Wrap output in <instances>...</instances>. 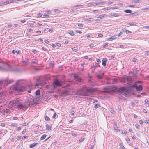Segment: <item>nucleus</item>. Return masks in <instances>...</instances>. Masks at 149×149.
I'll list each match as a JSON object with an SVG mask.
<instances>
[{
  "mask_svg": "<svg viewBox=\"0 0 149 149\" xmlns=\"http://www.w3.org/2000/svg\"><path fill=\"white\" fill-rule=\"evenodd\" d=\"M45 42L47 44H48L49 42V41L47 40H45Z\"/></svg>",
  "mask_w": 149,
  "mask_h": 149,
  "instance_id": "nucleus-55",
  "label": "nucleus"
},
{
  "mask_svg": "<svg viewBox=\"0 0 149 149\" xmlns=\"http://www.w3.org/2000/svg\"><path fill=\"white\" fill-rule=\"evenodd\" d=\"M46 129L48 130H51V126H50L49 125L47 124L46 125Z\"/></svg>",
  "mask_w": 149,
  "mask_h": 149,
  "instance_id": "nucleus-18",
  "label": "nucleus"
},
{
  "mask_svg": "<svg viewBox=\"0 0 149 149\" xmlns=\"http://www.w3.org/2000/svg\"><path fill=\"white\" fill-rule=\"evenodd\" d=\"M132 88H135L137 90L141 91L142 90L143 87L141 85H139L138 87L137 84H135L131 87Z\"/></svg>",
  "mask_w": 149,
  "mask_h": 149,
  "instance_id": "nucleus-6",
  "label": "nucleus"
},
{
  "mask_svg": "<svg viewBox=\"0 0 149 149\" xmlns=\"http://www.w3.org/2000/svg\"><path fill=\"white\" fill-rule=\"evenodd\" d=\"M116 132H119L120 131V129H119L118 127H116L114 128Z\"/></svg>",
  "mask_w": 149,
  "mask_h": 149,
  "instance_id": "nucleus-22",
  "label": "nucleus"
},
{
  "mask_svg": "<svg viewBox=\"0 0 149 149\" xmlns=\"http://www.w3.org/2000/svg\"><path fill=\"white\" fill-rule=\"evenodd\" d=\"M20 84L16 83L13 86H11L10 88L18 92H22L25 90L26 88L25 87L21 86Z\"/></svg>",
  "mask_w": 149,
  "mask_h": 149,
  "instance_id": "nucleus-1",
  "label": "nucleus"
},
{
  "mask_svg": "<svg viewBox=\"0 0 149 149\" xmlns=\"http://www.w3.org/2000/svg\"><path fill=\"white\" fill-rule=\"evenodd\" d=\"M120 16V14L116 13H111L110 15V17H118Z\"/></svg>",
  "mask_w": 149,
  "mask_h": 149,
  "instance_id": "nucleus-8",
  "label": "nucleus"
},
{
  "mask_svg": "<svg viewBox=\"0 0 149 149\" xmlns=\"http://www.w3.org/2000/svg\"><path fill=\"white\" fill-rule=\"evenodd\" d=\"M144 122L146 124H149V120H144Z\"/></svg>",
  "mask_w": 149,
  "mask_h": 149,
  "instance_id": "nucleus-37",
  "label": "nucleus"
},
{
  "mask_svg": "<svg viewBox=\"0 0 149 149\" xmlns=\"http://www.w3.org/2000/svg\"><path fill=\"white\" fill-rule=\"evenodd\" d=\"M135 127L137 129H139V126L138 124L136 123L135 124Z\"/></svg>",
  "mask_w": 149,
  "mask_h": 149,
  "instance_id": "nucleus-40",
  "label": "nucleus"
},
{
  "mask_svg": "<svg viewBox=\"0 0 149 149\" xmlns=\"http://www.w3.org/2000/svg\"><path fill=\"white\" fill-rule=\"evenodd\" d=\"M128 7H133V8H135V6L134 5H129L127 6Z\"/></svg>",
  "mask_w": 149,
  "mask_h": 149,
  "instance_id": "nucleus-42",
  "label": "nucleus"
},
{
  "mask_svg": "<svg viewBox=\"0 0 149 149\" xmlns=\"http://www.w3.org/2000/svg\"><path fill=\"white\" fill-rule=\"evenodd\" d=\"M105 3V2L104 1L102 2H99L98 3V4L100 5V4H103Z\"/></svg>",
  "mask_w": 149,
  "mask_h": 149,
  "instance_id": "nucleus-34",
  "label": "nucleus"
},
{
  "mask_svg": "<svg viewBox=\"0 0 149 149\" xmlns=\"http://www.w3.org/2000/svg\"><path fill=\"white\" fill-rule=\"evenodd\" d=\"M95 47V46H94V44L92 43L91 44L89 45V47L91 48H93V47Z\"/></svg>",
  "mask_w": 149,
  "mask_h": 149,
  "instance_id": "nucleus-33",
  "label": "nucleus"
},
{
  "mask_svg": "<svg viewBox=\"0 0 149 149\" xmlns=\"http://www.w3.org/2000/svg\"><path fill=\"white\" fill-rule=\"evenodd\" d=\"M119 145L121 149H124L125 148L122 143H119Z\"/></svg>",
  "mask_w": 149,
  "mask_h": 149,
  "instance_id": "nucleus-23",
  "label": "nucleus"
},
{
  "mask_svg": "<svg viewBox=\"0 0 149 149\" xmlns=\"http://www.w3.org/2000/svg\"><path fill=\"white\" fill-rule=\"evenodd\" d=\"M17 0H9L5 2H4V3H5V4H8L9 3H12L14 2L15 1H18Z\"/></svg>",
  "mask_w": 149,
  "mask_h": 149,
  "instance_id": "nucleus-15",
  "label": "nucleus"
},
{
  "mask_svg": "<svg viewBox=\"0 0 149 149\" xmlns=\"http://www.w3.org/2000/svg\"><path fill=\"white\" fill-rule=\"evenodd\" d=\"M87 86H83L82 87L79 88L78 90V92L77 93V95H79V97L80 98L82 97L83 96H81V95H84L85 93Z\"/></svg>",
  "mask_w": 149,
  "mask_h": 149,
  "instance_id": "nucleus-3",
  "label": "nucleus"
},
{
  "mask_svg": "<svg viewBox=\"0 0 149 149\" xmlns=\"http://www.w3.org/2000/svg\"><path fill=\"white\" fill-rule=\"evenodd\" d=\"M17 103H20L22 102V100H21L19 99H17L15 101Z\"/></svg>",
  "mask_w": 149,
  "mask_h": 149,
  "instance_id": "nucleus-28",
  "label": "nucleus"
},
{
  "mask_svg": "<svg viewBox=\"0 0 149 149\" xmlns=\"http://www.w3.org/2000/svg\"><path fill=\"white\" fill-rule=\"evenodd\" d=\"M98 5V3L91 2L89 3L88 4V6H95Z\"/></svg>",
  "mask_w": 149,
  "mask_h": 149,
  "instance_id": "nucleus-9",
  "label": "nucleus"
},
{
  "mask_svg": "<svg viewBox=\"0 0 149 149\" xmlns=\"http://www.w3.org/2000/svg\"><path fill=\"white\" fill-rule=\"evenodd\" d=\"M44 16L46 18H48L49 17V15L46 14H44Z\"/></svg>",
  "mask_w": 149,
  "mask_h": 149,
  "instance_id": "nucleus-54",
  "label": "nucleus"
},
{
  "mask_svg": "<svg viewBox=\"0 0 149 149\" xmlns=\"http://www.w3.org/2000/svg\"><path fill=\"white\" fill-rule=\"evenodd\" d=\"M145 102L146 103H147V104H149V101L147 99H146L145 100Z\"/></svg>",
  "mask_w": 149,
  "mask_h": 149,
  "instance_id": "nucleus-52",
  "label": "nucleus"
},
{
  "mask_svg": "<svg viewBox=\"0 0 149 149\" xmlns=\"http://www.w3.org/2000/svg\"><path fill=\"white\" fill-rule=\"evenodd\" d=\"M74 113H75L72 110L71 111V112H70L71 114L72 115H74Z\"/></svg>",
  "mask_w": 149,
  "mask_h": 149,
  "instance_id": "nucleus-45",
  "label": "nucleus"
},
{
  "mask_svg": "<svg viewBox=\"0 0 149 149\" xmlns=\"http://www.w3.org/2000/svg\"><path fill=\"white\" fill-rule=\"evenodd\" d=\"M78 26L80 27H83V25L81 24H78Z\"/></svg>",
  "mask_w": 149,
  "mask_h": 149,
  "instance_id": "nucleus-48",
  "label": "nucleus"
},
{
  "mask_svg": "<svg viewBox=\"0 0 149 149\" xmlns=\"http://www.w3.org/2000/svg\"><path fill=\"white\" fill-rule=\"evenodd\" d=\"M46 89H49L50 90H52V91H48L49 93H52L54 92V89L53 86V85H47L46 86Z\"/></svg>",
  "mask_w": 149,
  "mask_h": 149,
  "instance_id": "nucleus-7",
  "label": "nucleus"
},
{
  "mask_svg": "<svg viewBox=\"0 0 149 149\" xmlns=\"http://www.w3.org/2000/svg\"><path fill=\"white\" fill-rule=\"evenodd\" d=\"M45 119L46 121H49L50 120V119L49 117L45 115Z\"/></svg>",
  "mask_w": 149,
  "mask_h": 149,
  "instance_id": "nucleus-20",
  "label": "nucleus"
},
{
  "mask_svg": "<svg viewBox=\"0 0 149 149\" xmlns=\"http://www.w3.org/2000/svg\"><path fill=\"white\" fill-rule=\"evenodd\" d=\"M11 126H12L13 127H16L17 126V124H16V123L12 124L11 125Z\"/></svg>",
  "mask_w": 149,
  "mask_h": 149,
  "instance_id": "nucleus-32",
  "label": "nucleus"
},
{
  "mask_svg": "<svg viewBox=\"0 0 149 149\" xmlns=\"http://www.w3.org/2000/svg\"><path fill=\"white\" fill-rule=\"evenodd\" d=\"M21 138V136H18L17 137V140H19Z\"/></svg>",
  "mask_w": 149,
  "mask_h": 149,
  "instance_id": "nucleus-46",
  "label": "nucleus"
},
{
  "mask_svg": "<svg viewBox=\"0 0 149 149\" xmlns=\"http://www.w3.org/2000/svg\"><path fill=\"white\" fill-rule=\"evenodd\" d=\"M15 106H16V107L19 108L20 109H23L24 106L23 105L20 104H17V105H16Z\"/></svg>",
  "mask_w": 149,
  "mask_h": 149,
  "instance_id": "nucleus-16",
  "label": "nucleus"
},
{
  "mask_svg": "<svg viewBox=\"0 0 149 149\" xmlns=\"http://www.w3.org/2000/svg\"><path fill=\"white\" fill-rule=\"evenodd\" d=\"M73 7L76 9H80L83 8V5H74Z\"/></svg>",
  "mask_w": 149,
  "mask_h": 149,
  "instance_id": "nucleus-11",
  "label": "nucleus"
},
{
  "mask_svg": "<svg viewBox=\"0 0 149 149\" xmlns=\"http://www.w3.org/2000/svg\"><path fill=\"white\" fill-rule=\"evenodd\" d=\"M97 90L96 88H92L89 87L87 89L84 95H81V96H90L91 95L92 93L93 92L96 91Z\"/></svg>",
  "mask_w": 149,
  "mask_h": 149,
  "instance_id": "nucleus-2",
  "label": "nucleus"
},
{
  "mask_svg": "<svg viewBox=\"0 0 149 149\" xmlns=\"http://www.w3.org/2000/svg\"><path fill=\"white\" fill-rule=\"evenodd\" d=\"M78 49L77 47H74L72 48L73 51H76Z\"/></svg>",
  "mask_w": 149,
  "mask_h": 149,
  "instance_id": "nucleus-35",
  "label": "nucleus"
},
{
  "mask_svg": "<svg viewBox=\"0 0 149 149\" xmlns=\"http://www.w3.org/2000/svg\"><path fill=\"white\" fill-rule=\"evenodd\" d=\"M16 52L19 54L21 53V51L20 50H18L17 51H16Z\"/></svg>",
  "mask_w": 149,
  "mask_h": 149,
  "instance_id": "nucleus-59",
  "label": "nucleus"
},
{
  "mask_svg": "<svg viewBox=\"0 0 149 149\" xmlns=\"http://www.w3.org/2000/svg\"><path fill=\"white\" fill-rule=\"evenodd\" d=\"M76 33H79V34H81V33H82V32L81 31H77V30L76 31Z\"/></svg>",
  "mask_w": 149,
  "mask_h": 149,
  "instance_id": "nucleus-49",
  "label": "nucleus"
},
{
  "mask_svg": "<svg viewBox=\"0 0 149 149\" xmlns=\"http://www.w3.org/2000/svg\"><path fill=\"white\" fill-rule=\"evenodd\" d=\"M139 122V123L141 125H143L144 123L143 121L142 120H140Z\"/></svg>",
  "mask_w": 149,
  "mask_h": 149,
  "instance_id": "nucleus-43",
  "label": "nucleus"
},
{
  "mask_svg": "<svg viewBox=\"0 0 149 149\" xmlns=\"http://www.w3.org/2000/svg\"><path fill=\"white\" fill-rule=\"evenodd\" d=\"M12 25L11 24H10L8 25V27H11L12 26Z\"/></svg>",
  "mask_w": 149,
  "mask_h": 149,
  "instance_id": "nucleus-60",
  "label": "nucleus"
},
{
  "mask_svg": "<svg viewBox=\"0 0 149 149\" xmlns=\"http://www.w3.org/2000/svg\"><path fill=\"white\" fill-rule=\"evenodd\" d=\"M38 143H33L31 144L30 145L29 147L31 148H33L34 147L36 146Z\"/></svg>",
  "mask_w": 149,
  "mask_h": 149,
  "instance_id": "nucleus-17",
  "label": "nucleus"
},
{
  "mask_svg": "<svg viewBox=\"0 0 149 149\" xmlns=\"http://www.w3.org/2000/svg\"><path fill=\"white\" fill-rule=\"evenodd\" d=\"M145 53L147 55H148L149 54V51H146Z\"/></svg>",
  "mask_w": 149,
  "mask_h": 149,
  "instance_id": "nucleus-63",
  "label": "nucleus"
},
{
  "mask_svg": "<svg viewBox=\"0 0 149 149\" xmlns=\"http://www.w3.org/2000/svg\"><path fill=\"white\" fill-rule=\"evenodd\" d=\"M119 91L123 95L126 97H127L128 95V90L127 87L120 88L119 89Z\"/></svg>",
  "mask_w": 149,
  "mask_h": 149,
  "instance_id": "nucleus-4",
  "label": "nucleus"
},
{
  "mask_svg": "<svg viewBox=\"0 0 149 149\" xmlns=\"http://www.w3.org/2000/svg\"><path fill=\"white\" fill-rule=\"evenodd\" d=\"M116 36H117V35H116L113 36H112V37L109 38L107 40L112 41L113 40H114L117 38V37H116Z\"/></svg>",
  "mask_w": 149,
  "mask_h": 149,
  "instance_id": "nucleus-14",
  "label": "nucleus"
},
{
  "mask_svg": "<svg viewBox=\"0 0 149 149\" xmlns=\"http://www.w3.org/2000/svg\"><path fill=\"white\" fill-rule=\"evenodd\" d=\"M57 115L56 113H54L53 115L52 116V118H55L57 116Z\"/></svg>",
  "mask_w": 149,
  "mask_h": 149,
  "instance_id": "nucleus-38",
  "label": "nucleus"
},
{
  "mask_svg": "<svg viewBox=\"0 0 149 149\" xmlns=\"http://www.w3.org/2000/svg\"><path fill=\"white\" fill-rule=\"evenodd\" d=\"M124 12L127 13H132V11L129 10H124Z\"/></svg>",
  "mask_w": 149,
  "mask_h": 149,
  "instance_id": "nucleus-25",
  "label": "nucleus"
},
{
  "mask_svg": "<svg viewBox=\"0 0 149 149\" xmlns=\"http://www.w3.org/2000/svg\"><path fill=\"white\" fill-rule=\"evenodd\" d=\"M125 33L126 34H128L129 33H131L132 32L129 30H127L125 31Z\"/></svg>",
  "mask_w": 149,
  "mask_h": 149,
  "instance_id": "nucleus-41",
  "label": "nucleus"
},
{
  "mask_svg": "<svg viewBox=\"0 0 149 149\" xmlns=\"http://www.w3.org/2000/svg\"><path fill=\"white\" fill-rule=\"evenodd\" d=\"M46 134H44L41 136V137L40 138V140H43L44 139H45L46 137Z\"/></svg>",
  "mask_w": 149,
  "mask_h": 149,
  "instance_id": "nucleus-24",
  "label": "nucleus"
},
{
  "mask_svg": "<svg viewBox=\"0 0 149 149\" xmlns=\"http://www.w3.org/2000/svg\"><path fill=\"white\" fill-rule=\"evenodd\" d=\"M98 66H100L99 64L96 63L95 64H94L93 66L91 67V69L93 71Z\"/></svg>",
  "mask_w": 149,
  "mask_h": 149,
  "instance_id": "nucleus-10",
  "label": "nucleus"
},
{
  "mask_svg": "<svg viewBox=\"0 0 149 149\" xmlns=\"http://www.w3.org/2000/svg\"><path fill=\"white\" fill-rule=\"evenodd\" d=\"M131 15H133V16H137L138 15V13L136 12L133 13H131Z\"/></svg>",
  "mask_w": 149,
  "mask_h": 149,
  "instance_id": "nucleus-31",
  "label": "nucleus"
},
{
  "mask_svg": "<svg viewBox=\"0 0 149 149\" xmlns=\"http://www.w3.org/2000/svg\"><path fill=\"white\" fill-rule=\"evenodd\" d=\"M40 93V91L39 90H37L36 92V94L37 95H39Z\"/></svg>",
  "mask_w": 149,
  "mask_h": 149,
  "instance_id": "nucleus-26",
  "label": "nucleus"
},
{
  "mask_svg": "<svg viewBox=\"0 0 149 149\" xmlns=\"http://www.w3.org/2000/svg\"><path fill=\"white\" fill-rule=\"evenodd\" d=\"M72 136H73L74 137H76V136H77V134H72Z\"/></svg>",
  "mask_w": 149,
  "mask_h": 149,
  "instance_id": "nucleus-58",
  "label": "nucleus"
},
{
  "mask_svg": "<svg viewBox=\"0 0 149 149\" xmlns=\"http://www.w3.org/2000/svg\"><path fill=\"white\" fill-rule=\"evenodd\" d=\"M1 125L2 127H4L5 125V124L4 123H1Z\"/></svg>",
  "mask_w": 149,
  "mask_h": 149,
  "instance_id": "nucleus-62",
  "label": "nucleus"
},
{
  "mask_svg": "<svg viewBox=\"0 0 149 149\" xmlns=\"http://www.w3.org/2000/svg\"><path fill=\"white\" fill-rule=\"evenodd\" d=\"M118 81V80L117 79H113V82H117Z\"/></svg>",
  "mask_w": 149,
  "mask_h": 149,
  "instance_id": "nucleus-64",
  "label": "nucleus"
},
{
  "mask_svg": "<svg viewBox=\"0 0 149 149\" xmlns=\"http://www.w3.org/2000/svg\"><path fill=\"white\" fill-rule=\"evenodd\" d=\"M107 17V15L106 14H101L99 15L98 17V18L100 19H102L104 18H106Z\"/></svg>",
  "mask_w": 149,
  "mask_h": 149,
  "instance_id": "nucleus-12",
  "label": "nucleus"
},
{
  "mask_svg": "<svg viewBox=\"0 0 149 149\" xmlns=\"http://www.w3.org/2000/svg\"><path fill=\"white\" fill-rule=\"evenodd\" d=\"M139 1V0H134L133 1V2L135 3H138Z\"/></svg>",
  "mask_w": 149,
  "mask_h": 149,
  "instance_id": "nucleus-50",
  "label": "nucleus"
},
{
  "mask_svg": "<svg viewBox=\"0 0 149 149\" xmlns=\"http://www.w3.org/2000/svg\"><path fill=\"white\" fill-rule=\"evenodd\" d=\"M76 81H77L78 82L81 83H82L83 82V79L81 78H79L77 79V80H76Z\"/></svg>",
  "mask_w": 149,
  "mask_h": 149,
  "instance_id": "nucleus-21",
  "label": "nucleus"
},
{
  "mask_svg": "<svg viewBox=\"0 0 149 149\" xmlns=\"http://www.w3.org/2000/svg\"><path fill=\"white\" fill-rule=\"evenodd\" d=\"M100 104H96L95 106H94V107H95V108H98V107H100Z\"/></svg>",
  "mask_w": 149,
  "mask_h": 149,
  "instance_id": "nucleus-30",
  "label": "nucleus"
},
{
  "mask_svg": "<svg viewBox=\"0 0 149 149\" xmlns=\"http://www.w3.org/2000/svg\"><path fill=\"white\" fill-rule=\"evenodd\" d=\"M74 77L75 78H77L78 77V75L77 74H74Z\"/></svg>",
  "mask_w": 149,
  "mask_h": 149,
  "instance_id": "nucleus-51",
  "label": "nucleus"
},
{
  "mask_svg": "<svg viewBox=\"0 0 149 149\" xmlns=\"http://www.w3.org/2000/svg\"><path fill=\"white\" fill-rule=\"evenodd\" d=\"M13 120H17V119L18 118L16 117H13Z\"/></svg>",
  "mask_w": 149,
  "mask_h": 149,
  "instance_id": "nucleus-53",
  "label": "nucleus"
},
{
  "mask_svg": "<svg viewBox=\"0 0 149 149\" xmlns=\"http://www.w3.org/2000/svg\"><path fill=\"white\" fill-rule=\"evenodd\" d=\"M29 26L33 27V24H29Z\"/></svg>",
  "mask_w": 149,
  "mask_h": 149,
  "instance_id": "nucleus-61",
  "label": "nucleus"
},
{
  "mask_svg": "<svg viewBox=\"0 0 149 149\" xmlns=\"http://www.w3.org/2000/svg\"><path fill=\"white\" fill-rule=\"evenodd\" d=\"M68 34L71 36H74L75 35V33L73 31L71 30L69 32Z\"/></svg>",
  "mask_w": 149,
  "mask_h": 149,
  "instance_id": "nucleus-19",
  "label": "nucleus"
},
{
  "mask_svg": "<svg viewBox=\"0 0 149 149\" xmlns=\"http://www.w3.org/2000/svg\"><path fill=\"white\" fill-rule=\"evenodd\" d=\"M61 82L58 79H56L54 80V82L53 83V86L55 89L58 86H61Z\"/></svg>",
  "mask_w": 149,
  "mask_h": 149,
  "instance_id": "nucleus-5",
  "label": "nucleus"
},
{
  "mask_svg": "<svg viewBox=\"0 0 149 149\" xmlns=\"http://www.w3.org/2000/svg\"><path fill=\"white\" fill-rule=\"evenodd\" d=\"M42 16V14L41 13H39L37 15V16L38 17H40Z\"/></svg>",
  "mask_w": 149,
  "mask_h": 149,
  "instance_id": "nucleus-39",
  "label": "nucleus"
},
{
  "mask_svg": "<svg viewBox=\"0 0 149 149\" xmlns=\"http://www.w3.org/2000/svg\"><path fill=\"white\" fill-rule=\"evenodd\" d=\"M50 65H52V67L54 65V63L53 62H51L50 63Z\"/></svg>",
  "mask_w": 149,
  "mask_h": 149,
  "instance_id": "nucleus-56",
  "label": "nucleus"
},
{
  "mask_svg": "<svg viewBox=\"0 0 149 149\" xmlns=\"http://www.w3.org/2000/svg\"><path fill=\"white\" fill-rule=\"evenodd\" d=\"M85 139V138H81L79 140V142H83L84 140Z\"/></svg>",
  "mask_w": 149,
  "mask_h": 149,
  "instance_id": "nucleus-29",
  "label": "nucleus"
},
{
  "mask_svg": "<svg viewBox=\"0 0 149 149\" xmlns=\"http://www.w3.org/2000/svg\"><path fill=\"white\" fill-rule=\"evenodd\" d=\"M103 36V35L102 34H100L98 35V37L99 38H102Z\"/></svg>",
  "mask_w": 149,
  "mask_h": 149,
  "instance_id": "nucleus-44",
  "label": "nucleus"
},
{
  "mask_svg": "<svg viewBox=\"0 0 149 149\" xmlns=\"http://www.w3.org/2000/svg\"><path fill=\"white\" fill-rule=\"evenodd\" d=\"M108 46V44L107 43H105V44L103 45V46L104 47H107Z\"/></svg>",
  "mask_w": 149,
  "mask_h": 149,
  "instance_id": "nucleus-47",
  "label": "nucleus"
},
{
  "mask_svg": "<svg viewBox=\"0 0 149 149\" xmlns=\"http://www.w3.org/2000/svg\"><path fill=\"white\" fill-rule=\"evenodd\" d=\"M26 129H24L22 132V134H24V133L26 132Z\"/></svg>",
  "mask_w": 149,
  "mask_h": 149,
  "instance_id": "nucleus-57",
  "label": "nucleus"
},
{
  "mask_svg": "<svg viewBox=\"0 0 149 149\" xmlns=\"http://www.w3.org/2000/svg\"><path fill=\"white\" fill-rule=\"evenodd\" d=\"M107 61V59L106 58H103L102 60V65L104 66H105L106 65V62Z\"/></svg>",
  "mask_w": 149,
  "mask_h": 149,
  "instance_id": "nucleus-13",
  "label": "nucleus"
},
{
  "mask_svg": "<svg viewBox=\"0 0 149 149\" xmlns=\"http://www.w3.org/2000/svg\"><path fill=\"white\" fill-rule=\"evenodd\" d=\"M121 133L122 134H127V131L125 130H123L122 131Z\"/></svg>",
  "mask_w": 149,
  "mask_h": 149,
  "instance_id": "nucleus-27",
  "label": "nucleus"
},
{
  "mask_svg": "<svg viewBox=\"0 0 149 149\" xmlns=\"http://www.w3.org/2000/svg\"><path fill=\"white\" fill-rule=\"evenodd\" d=\"M111 9V8L109 7L105 8L103 9V10H108Z\"/></svg>",
  "mask_w": 149,
  "mask_h": 149,
  "instance_id": "nucleus-36",
  "label": "nucleus"
}]
</instances>
